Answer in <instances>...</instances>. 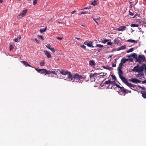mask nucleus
I'll list each match as a JSON object with an SVG mask.
<instances>
[{"label":"nucleus","instance_id":"obj_1","mask_svg":"<svg viewBox=\"0 0 146 146\" xmlns=\"http://www.w3.org/2000/svg\"><path fill=\"white\" fill-rule=\"evenodd\" d=\"M85 78L84 76H82L77 73L75 74L72 76L71 72H69L68 73V79L73 82L82 83Z\"/></svg>","mask_w":146,"mask_h":146},{"label":"nucleus","instance_id":"obj_2","mask_svg":"<svg viewBox=\"0 0 146 146\" xmlns=\"http://www.w3.org/2000/svg\"><path fill=\"white\" fill-rule=\"evenodd\" d=\"M145 60V58L144 55H139L137 58L136 61L140 64L143 62Z\"/></svg>","mask_w":146,"mask_h":146},{"label":"nucleus","instance_id":"obj_3","mask_svg":"<svg viewBox=\"0 0 146 146\" xmlns=\"http://www.w3.org/2000/svg\"><path fill=\"white\" fill-rule=\"evenodd\" d=\"M41 73L45 75L50 74L51 73L56 75H57V74L56 73L55 71H51L50 70H47L45 69H42V70Z\"/></svg>","mask_w":146,"mask_h":146},{"label":"nucleus","instance_id":"obj_4","mask_svg":"<svg viewBox=\"0 0 146 146\" xmlns=\"http://www.w3.org/2000/svg\"><path fill=\"white\" fill-rule=\"evenodd\" d=\"M143 64H142V65L140 67H139V68H137V69H132V71H133L136 72L138 73L143 72L144 70V65H143Z\"/></svg>","mask_w":146,"mask_h":146},{"label":"nucleus","instance_id":"obj_5","mask_svg":"<svg viewBox=\"0 0 146 146\" xmlns=\"http://www.w3.org/2000/svg\"><path fill=\"white\" fill-rule=\"evenodd\" d=\"M84 44L89 47L91 48H94V47L93 46V42L91 41L87 40L84 42Z\"/></svg>","mask_w":146,"mask_h":146},{"label":"nucleus","instance_id":"obj_6","mask_svg":"<svg viewBox=\"0 0 146 146\" xmlns=\"http://www.w3.org/2000/svg\"><path fill=\"white\" fill-rule=\"evenodd\" d=\"M129 81L134 83H139L141 82V81L136 78H132L129 79Z\"/></svg>","mask_w":146,"mask_h":146},{"label":"nucleus","instance_id":"obj_7","mask_svg":"<svg viewBox=\"0 0 146 146\" xmlns=\"http://www.w3.org/2000/svg\"><path fill=\"white\" fill-rule=\"evenodd\" d=\"M115 86L117 88H119V90L121 93L125 92V89L123 87H121L117 84H115Z\"/></svg>","mask_w":146,"mask_h":146},{"label":"nucleus","instance_id":"obj_8","mask_svg":"<svg viewBox=\"0 0 146 146\" xmlns=\"http://www.w3.org/2000/svg\"><path fill=\"white\" fill-rule=\"evenodd\" d=\"M60 73L63 75H65L66 74H68V71H67L64 70L62 69H61L60 70H59Z\"/></svg>","mask_w":146,"mask_h":146},{"label":"nucleus","instance_id":"obj_9","mask_svg":"<svg viewBox=\"0 0 146 146\" xmlns=\"http://www.w3.org/2000/svg\"><path fill=\"white\" fill-rule=\"evenodd\" d=\"M120 78L124 83L126 85H127L128 82L127 80L124 76L121 77Z\"/></svg>","mask_w":146,"mask_h":146},{"label":"nucleus","instance_id":"obj_10","mask_svg":"<svg viewBox=\"0 0 146 146\" xmlns=\"http://www.w3.org/2000/svg\"><path fill=\"white\" fill-rule=\"evenodd\" d=\"M127 28L125 26H121L117 29V30L119 31H124Z\"/></svg>","mask_w":146,"mask_h":146},{"label":"nucleus","instance_id":"obj_11","mask_svg":"<svg viewBox=\"0 0 146 146\" xmlns=\"http://www.w3.org/2000/svg\"><path fill=\"white\" fill-rule=\"evenodd\" d=\"M98 74L95 73L94 74L91 73L90 74V79L93 78L95 80V78H94V77L96 76L97 75H98Z\"/></svg>","mask_w":146,"mask_h":146},{"label":"nucleus","instance_id":"obj_12","mask_svg":"<svg viewBox=\"0 0 146 146\" xmlns=\"http://www.w3.org/2000/svg\"><path fill=\"white\" fill-rule=\"evenodd\" d=\"M118 71L119 76L120 78L121 77H123L122 75L123 74V72L121 70V69L119 68L117 69Z\"/></svg>","mask_w":146,"mask_h":146},{"label":"nucleus","instance_id":"obj_13","mask_svg":"<svg viewBox=\"0 0 146 146\" xmlns=\"http://www.w3.org/2000/svg\"><path fill=\"white\" fill-rule=\"evenodd\" d=\"M44 54L47 56V57L48 58H50L51 57V54L49 53V52L47 50H45L44 51Z\"/></svg>","mask_w":146,"mask_h":146},{"label":"nucleus","instance_id":"obj_14","mask_svg":"<svg viewBox=\"0 0 146 146\" xmlns=\"http://www.w3.org/2000/svg\"><path fill=\"white\" fill-rule=\"evenodd\" d=\"M128 57H133L136 60L137 57V55L135 53H132L131 54V55L129 56Z\"/></svg>","mask_w":146,"mask_h":146},{"label":"nucleus","instance_id":"obj_15","mask_svg":"<svg viewBox=\"0 0 146 146\" xmlns=\"http://www.w3.org/2000/svg\"><path fill=\"white\" fill-rule=\"evenodd\" d=\"M113 41L115 44H116L118 45H121V42L120 40L118 39H114Z\"/></svg>","mask_w":146,"mask_h":146},{"label":"nucleus","instance_id":"obj_16","mask_svg":"<svg viewBox=\"0 0 146 146\" xmlns=\"http://www.w3.org/2000/svg\"><path fill=\"white\" fill-rule=\"evenodd\" d=\"M89 65L91 66H94L96 65L94 61L93 60H90L89 61Z\"/></svg>","mask_w":146,"mask_h":146},{"label":"nucleus","instance_id":"obj_17","mask_svg":"<svg viewBox=\"0 0 146 146\" xmlns=\"http://www.w3.org/2000/svg\"><path fill=\"white\" fill-rule=\"evenodd\" d=\"M141 94L142 96L144 98H146V92L145 91H141Z\"/></svg>","mask_w":146,"mask_h":146},{"label":"nucleus","instance_id":"obj_18","mask_svg":"<svg viewBox=\"0 0 146 146\" xmlns=\"http://www.w3.org/2000/svg\"><path fill=\"white\" fill-rule=\"evenodd\" d=\"M21 36L19 35L18 37L17 38H16L14 39V41L15 42H18L20 41V39H21Z\"/></svg>","mask_w":146,"mask_h":146},{"label":"nucleus","instance_id":"obj_19","mask_svg":"<svg viewBox=\"0 0 146 146\" xmlns=\"http://www.w3.org/2000/svg\"><path fill=\"white\" fill-rule=\"evenodd\" d=\"M127 85L129 87H131L134 88L136 86V85H135L133 84H131V83H129V82H128V83L127 84Z\"/></svg>","mask_w":146,"mask_h":146},{"label":"nucleus","instance_id":"obj_20","mask_svg":"<svg viewBox=\"0 0 146 146\" xmlns=\"http://www.w3.org/2000/svg\"><path fill=\"white\" fill-rule=\"evenodd\" d=\"M126 48V46L125 45L122 46L120 47H119V48H118L117 49V51H119L121 50L124 49Z\"/></svg>","mask_w":146,"mask_h":146},{"label":"nucleus","instance_id":"obj_21","mask_svg":"<svg viewBox=\"0 0 146 146\" xmlns=\"http://www.w3.org/2000/svg\"><path fill=\"white\" fill-rule=\"evenodd\" d=\"M129 60L128 59H126L124 58H122L121 59V62H122L124 64L126 62Z\"/></svg>","mask_w":146,"mask_h":146},{"label":"nucleus","instance_id":"obj_22","mask_svg":"<svg viewBox=\"0 0 146 146\" xmlns=\"http://www.w3.org/2000/svg\"><path fill=\"white\" fill-rule=\"evenodd\" d=\"M22 63L24 64L26 66H31L30 65L28 64V63L25 61H22L21 62Z\"/></svg>","mask_w":146,"mask_h":146},{"label":"nucleus","instance_id":"obj_23","mask_svg":"<svg viewBox=\"0 0 146 146\" xmlns=\"http://www.w3.org/2000/svg\"><path fill=\"white\" fill-rule=\"evenodd\" d=\"M90 4L93 6H95L97 4V0H94V1H92Z\"/></svg>","mask_w":146,"mask_h":146},{"label":"nucleus","instance_id":"obj_24","mask_svg":"<svg viewBox=\"0 0 146 146\" xmlns=\"http://www.w3.org/2000/svg\"><path fill=\"white\" fill-rule=\"evenodd\" d=\"M27 9H25V10H23L22 11V12L21 13V14L23 16H24L27 13Z\"/></svg>","mask_w":146,"mask_h":146},{"label":"nucleus","instance_id":"obj_25","mask_svg":"<svg viewBox=\"0 0 146 146\" xmlns=\"http://www.w3.org/2000/svg\"><path fill=\"white\" fill-rule=\"evenodd\" d=\"M103 67L104 69H107V70H110L112 69L111 67H110L108 66H103Z\"/></svg>","mask_w":146,"mask_h":146},{"label":"nucleus","instance_id":"obj_26","mask_svg":"<svg viewBox=\"0 0 146 146\" xmlns=\"http://www.w3.org/2000/svg\"><path fill=\"white\" fill-rule=\"evenodd\" d=\"M107 44L108 45L112 46H114V44L112 42H108Z\"/></svg>","mask_w":146,"mask_h":146},{"label":"nucleus","instance_id":"obj_27","mask_svg":"<svg viewBox=\"0 0 146 146\" xmlns=\"http://www.w3.org/2000/svg\"><path fill=\"white\" fill-rule=\"evenodd\" d=\"M127 42H133L135 43H136L137 42V41L136 40H134L132 39H129L127 40Z\"/></svg>","mask_w":146,"mask_h":146},{"label":"nucleus","instance_id":"obj_28","mask_svg":"<svg viewBox=\"0 0 146 146\" xmlns=\"http://www.w3.org/2000/svg\"><path fill=\"white\" fill-rule=\"evenodd\" d=\"M99 75L100 74H101L100 76V77H103L106 76V75H107V74L106 73H98Z\"/></svg>","mask_w":146,"mask_h":146},{"label":"nucleus","instance_id":"obj_29","mask_svg":"<svg viewBox=\"0 0 146 146\" xmlns=\"http://www.w3.org/2000/svg\"><path fill=\"white\" fill-rule=\"evenodd\" d=\"M104 46L103 45H101L100 44H96V46H95V47H98L99 48H102Z\"/></svg>","mask_w":146,"mask_h":146},{"label":"nucleus","instance_id":"obj_30","mask_svg":"<svg viewBox=\"0 0 146 146\" xmlns=\"http://www.w3.org/2000/svg\"><path fill=\"white\" fill-rule=\"evenodd\" d=\"M45 62L43 60H41L40 62V64L41 66H43L44 65Z\"/></svg>","mask_w":146,"mask_h":146},{"label":"nucleus","instance_id":"obj_31","mask_svg":"<svg viewBox=\"0 0 146 146\" xmlns=\"http://www.w3.org/2000/svg\"><path fill=\"white\" fill-rule=\"evenodd\" d=\"M123 64V63L122 62H121V63L119 64V66L118 68L117 69H119L120 68V69H121L122 68V66Z\"/></svg>","mask_w":146,"mask_h":146},{"label":"nucleus","instance_id":"obj_32","mask_svg":"<svg viewBox=\"0 0 146 146\" xmlns=\"http://www.w3.org/2000/svg\"><path fill=\"white\" fill-rule=\"evenodd\" d=\"M133 48H131L128 50L127 51V53H129L130 52H132L133 51Z\"/></svg>","mask_w":146,"mask_h":146},{"label":"nucleus","instance_id":"obj_33","mask_svg":"<svg viewBox=\"0 0 146 146\" xmlns=\"http://www.w3.org/2000/svg\"><path fill=\"white\" fill-rule=\"evenodd\" d=\"M139 26V25H138V24H132L131 25V27H138Z\"/></svg>","mask_w":146,"mask_h":146},{"label":"nucleus","instance_id":"obj_34","mask_svg":"<svg viewBox=\"0 0 146 146\" xmlns=\"http://www.w3.org/2000/svg\"><path fill=\"white\" fill-rule=\"evenodd\" d=\"M143 75V74L139 73L137 74L136 77H142Z\"/></svg>","mask_w":146,"mask_h":146},{"label":"nucleus","instance_id":"obj_35","mask_svg":"<svg viewBox=\"0 0 146 146\" xmlns=\"http://www.w3.org/2000/svg\"><path fill=\"white\" fill-rule=\"evenodd\" d=\"M110 82H111V81L110 80H108V81H106L104 83V84H110Z\"/></svg>","mask_w":146,"mask_h":146},{"label":"nucleus","instance_id":"obj_36","mask_svg":"<svg viewBox=\"0 0 146 146\" xmlns=\"http://www.w3.org/2000/svg\"><path fill=\"white\" fill-rule=\"evenodd\" d=\"M110 84H111L112 85L114 86H115V84H116L115 82V81H111V82H110Z\"/></svg>","mask_w":146,"mask_h":146},{"label":"nucleus","instance_id":"obj_37","mask_svg":"<svg viewBox=\"0 0 146 146\" xmlns=\"http://www.w3.org/2000/svg\"><path fill=\"white\" fill-rule=\"evenodd\" d=\"M143 65H144V69L145 70V74L146 75V65L145 64H143Z\"/></svg>","mask_w":146,"mask_h":146},{"label":"nucleus","instance_id":"obj_38","mask_svg":"<svg viewBox=\"0 0 146 146\" xmlns=\"http://www.w3.org/2000/svg\"><path fill=\"white\" fill-rule=\"evenodd\" d=\"M35 70H36L37 72H42V69H38V68H35Z\"/></svg>","mask_w":146,"mask_h":146},{"label":"nucleus","instance_id":"obj_39","mask_svg":"<svg viewBox=\"0 0 146 146\" xmlns=\"http://www.w3.org/2000/svg\"><path fill=\"white\" fill-rule=\"evenodd\" d=\"M46 28H45V29H41L40 30V32L41 33H42L43 32L46 31Z\"/></svg>","mask_w":146,"mask_h":146},{"label":"nucleus","instance_id":"obj_40","mask_svg":"<svg viewBox=\"0 0 146 146\" xmlns=\"http://www.w3.org/2000/svg\"><path fill=\"white\" fill-rule=\"evenodd\" d=\"M109 40L108 39H104L102 40V42L103 43H106L107 42H108Z\"/></svg>","mask_w":146,"mask_h":146},{"label":"nucleus","instance_id":"obj_41","mask_svg":"<svg viewBox=\"0 0 146 146\" xmlns=\"http://www.w3.org/2000/svg\"><path fill=\"white\" fill-rule=\"evenodd\" d=\"M14 48L13 46V45H10L9 47V49L10 51L12 50Z\"/></svg>","mask_w":146,"mask_h":146},{"label":"nucleus","instance_id":"obj_42","mask_svg":"<svg viewBox=\"0 0 146 146\" xmlns=\"http://www.w3.org/2000/svg\"><path fill=\"white\" fill-rule=\"evenodd\" d=\"M136 23H138L139 24L141 23L142 22L141 21L140 19H138L137 20H136Z\"/></svg>","mask_w":146,"mask_h":146},{"label":"nucleus","instance_id":"obj_43","mask_svg":"<svg viewBox=\"0 0 146 146\" xmlns=\"http://www.w3.org/2000/svg\"><path fill=\"white\" fill-rule=\"evenodd\" d=\"M46 46L47 47V48H48L49 49H50L51 48L50 45L49 44H47L46 45Z\"/></svg>","mask_w":146,"mask_h":146},{"label":"nucleus","instance_id":"obj_44","mask_svg":"<svg viewBox=\"0 0 146 146\" xmlns=\"http://www.w3.org/2000/svg\"><path fill=\"white\" fill-rule=\"evenodd\" d=\"M38 0H34L33 1V5H35L37 3Z\"/></svg>","mask_w":146,"mask_h":146},{"label":"nucleus","instance_id":"obj_45","mask_svg":"<svg viewBox=\"0 0 146 146\" xmlns=\"http://www.w3.org/2000/svg\"><path fill=\"white\" fill-rule=\"evenodd\" d=\"M139 64H137V65L135 67H133V69H137V68H139Z\"/></svg>","mask_w":146,"mask_h":146},{"label":"nucleus","instance_id":"obj_46","mask_svg":"<svg viewBox=\"0 0 146 146\" xmlns=\"http://www.w3.org/2000/svg\"><path fill=\"white\" fill-rule=\"evenodd\" d=\"M51 51L53 52H54L55 51V50L54 48L51 47L50 49Z\"/></svg>","mask_w":146,"mask_h":146},{"label":"nucleus","instance_id":"obj_47","mask_svg":"<svg viewBox=\"0 0 146 146\" xmlns=\"http://www.w3.org/2000/svg\"><path fill=\"white\" fill-rule=\"evenodd\" d=\"M23 16L21 14L20 15L18 16L17 18L18 19H20L22 18Z\"/></svg>","mask_w":146,"mask_h":146},{"label":"nucleus","instance_id":"obj_48","mask_svg":"<svg viewBox=\"0 0 146 146\" xmlns=\"http://www.w3.org/2000/svg\"><path fill=\"white\" fill-rule=\"evenodd\" d=\"M111 77L113 80H116V78L115 76V75H111Z\"/></svg>","mask_w":146,"mask_h":146},{"label":"nucleus","instance_id":"obj_49","mask_svg":"<svg viewBox=\"0 0 146 146\" xmlns=\"http://www.w3.org/2000/svg\"><path fill=\"white\" fill-rule=\"evenodd\" d=\"M126 91L125 92H122L123 94H124V96L125 94H127L128 93V90H127V89H125Z\"/></svg>","mask_w":146,"mask_h":146},{"label":"nucleus","instance_id":"obj_50","mask_svg":"<svg viewBox=\"0 0 146 146\" xmlns=\"http://www.w3.org/2000/svg\"><path fill=\"white\" fill-rule=\"evenodd\" d=\"M38 37L40 39L44 40V36H43L40 35Z\"/></svg>","mask_w":146,"mask_h":146},{"label":"nucleus","instance_id":"obj_51","mask_svg":"<svg viewBox=\"0 0 146 146\" xmlns=\"http://www.w3.org/2000/svg\"><path fill=\"white\" fill-rule=\"evenodd\" d=\"M88 13V12H84V11H83V12H81L80 13V14L81 15H82V14H86L87 13Z\"/></svg>","mask_w":146,"mask_h":146},{"label":"nucleus","instance_id":"obj_52","mask_svg":"<svg viewBox=\"0 0 146 146\" xmlns=\"http://www.w3.org/2000/svg\"><path fill=\"white\" fill-rule=\"evenodd\" d=\"M32 40L33 41H36L37 42L39 43V42L37 40V39H35V38L33 39H32Z\"/></svg>","mask_w":146,"mask_h":146},{"label":"nucleus","instance_id":"obj_53","mask_svg":"<svg viewBox=\"0 0 146 146\" xmlns=\"http://www.w3.org/2000/svg\"><path fill=\"white\" fill-rule=\"evenodd\" d=\"M81 47L85 50L86 49V47L85 45H81Z\"/></svg>","mask_w":146,"mask_h":146},{"label":"nucleus","instance_id":"obj_54","mask_svg":"<svg viewBox=\"0 0 146 146\" xmlns=\"http://www.w3.org/2000/svg\"><path fill=\"white\" fill-rule=\"evenodd\" d=\"M129 15L131 16H133L134 15V14L133 13H132L130 12V11H129Z\"/></svg>","mask_w":146,"mask_h":146},{"label":"nucleus","instance_id":"obj_55","mask_svg":"<svg viewBox=\"0 0 146 146\" xmlns=\"http://www.w3.org/2000/svg\"><path fill=\"white\" fill-rule=\"evenodd\" d=\"M112 66L113 67H115L116 66V64L114 63H112Z\"/></svg>","mask_w":146,"mask_h":146},{"label":"nucleus","instance_id":"obj_56","mask_svg":"<svg viewBox=\"0 0 146 146\" xmlns=\"http://www.w3.org/2000/svg\"><path fill=\"white\" fill-rule=\"evenodd\" d=\"M56 38L58 40H60L62 39V37L61 38V37H57Z\"/></svg>","mask_w":146,"mask_h":146},{"label":"nucleus","instance_id":"obj_57","mask_svg":"<svg viewBox=\"0 0 146 146\" xmlns=\"http://www.w3.org/2000/svg\"><path fill=\"white\" fill-rule=\"evenodd\" d=\"M95 19L99 20L100 19V17H97L96 18H95Z\"/></svg>","mask_w":146,"mask_h":146},{"label":"nucleus","instance_id":"obj_58","mask_svg":"<svg viewBox=\"0 0 146 146\" xmlns=\"http://www.w3.org/2000/svg\"><path fill=\"white\" fill-rule=\"evenodd\" d=\"M131 62H133V59L132 58H129L128 59Z\"/></svg>","mask_w":146,"mask_h":146},{"label":"nucleus","instance_id":"obj_59","mask_svg":"<svg viewBox=\"0 0 146 146\" xmlns=\"http://www.w3.org/2000/svg\"><path fill=\"white\" fill-rule=\"evenodd\" d=\"M140 88H141L142 90H145V88H143V87H140Z\"/></svg>","mask_w":146,"mask_h":146},{"label":"nucleus","instance_id":"obj_60","mask_svg":"<svg viewBox=\"0 0 146 146\" xmlns=\"http://www.w3.org/2000/svg\"><path fill=\"white\" fill-rule=\"evenodd\" d=\"M142 82L143 83H146V80H144L142 81Z\"/></svg>","mask_w":146,"mask_h":146},{"label":"nucleus","instance_id":"obj_61","mask_svg":"<svg viewBox=\"0 0 146 146\" xmlns=\"http://www.w3.org/2000/svg\"><path fill=\"white\" fill-rule=\"evenodd\" d=\"M130 2V5L129 6V8H131L132 7V6H131V2Z\"/></svg>","mask_w":146,"mask_h":146},{"label":"nucleus","instance_id":"obj_62","mask_svg":"<svg viewBox=\"0 0 146 146\" xmlns=\"http://www.w3.org/2000/svg\"><path fill=\"white\" fill-rule=\"evenodd\" d=\"M76 12V11H72V12H71V13L72 14H73L75 12Z\"/></svg>","mask_w":146,"mask_h":146},{"label":"nucleus","instance_id":"obj_63","mask_svg":"<svg viewBox=\"0 0 146 146\" xmlns=\"http://www.w3.org/2000/svg\"><path fill=\"white\" fill-rule=\"evenodd\" d=\"M138 15L137 14H135L134 16L133 17V18H135L136 16H137Z\"/></svg>","mask_w":146,"mask_h":146},{"label":"nucleus","instance_id":"obj_64","mask_svg":"<svg viewBox=\"0 0 146 146\" xmlns=\"http://www.w3.org/2000/svg\"><path fill=\"white\" fill-rule=\"evenodd\" d=\"M112 56V55H110L108 57V58H111V56Z\"/></svg>","mask_w":146,"mask_h":146}]
</instances>
